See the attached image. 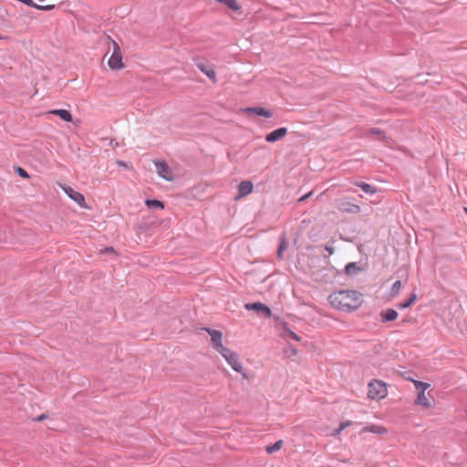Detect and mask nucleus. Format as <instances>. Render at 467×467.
Here are the masks:
<instances>
[{"label":"nucleus","mask_w":467,"mask_h":467,"mask_svg":"<svg viewBox=\"0 0 467 467\" xmlns=\"http://www.w3.org/2000/svg\"><path fill=\"white\" fill-rule=\"evenodd\" d=\"M368 397L371 400H379L388 394L387 384L382 380L372 379L368 385Z\"/></svg>","instance_id":"f257e3e1"},{"label":"nucleus","mask_w":467,"mask_h":467,"mask_svg":"<svg viewBox=\"0 0 467 467\" xmlns=\"http://www.w3.org/2000/svg\"><path fill=\"white\" fill-rule=\"evenodd\" d=\"M358 425L359 423L358 421L352 420V432L359 436H362L363 439H366L367 433L385 435L388 434L389 432V430L386 427L380 425L370 424L358 430Z\"/></svg>","instance_id":"f03ea898"},{"label":"nucleus","mask_w":467,"mask_h":467,"mask_svg":"<svg viewBox=\"0 0 467 467\" xmlns=\"http://www.w3.org/2000/svg\"><path fill=\"white\" fill-rule=\"evenodd\" d=\"M109 39L112 45V53H111L110 57H109L108 65H109V68L112 70H120V69L124 68V67H125V65L122 61V54H121L120 47L115 40L111 39L110 37H109Z\"/></svg>","instance_id":"7ed1b4c3"},{"label":"nucleus","mask_w":467,"mask_h":467,"mask_svg":"<svg viewBox=\"0 0 467 467\" xmlns=\"http://www.w3.org/2000/svg\"><path fill=\"white\" fill-rule=\"evenodd\" d=\"M327 300L333 307L350 312V294H329Z\"/></svg>","instance_id":"20e7f679"},{"label":"nucleus","mask_w":467,"mask_h":467,"mask_svg":"<svg viewBox=\"0 0 467 467\" xmlns=\"http://www.w3.org/2000/svg\"><path fill=\"white\" fill-rule=\"evenodd\" d=\"M244 308L248 311H254L258 316L264 317V318H271L272 317V310L271 308L265 303L262 302H253V303H246L244 305Z\"/></svg>","instance_id":"39448f33"},{"label":"nucleus","mask_w":467,"mask_h":467,"mask_svg":"<svg viewBox=\"0 0 467 467\" xmlns=\"http://www.w3.org/2000/svg\"><path fill=\"white\" fill-rule=\"evenodd\" d=\"M59 186L72 201L77 202L80 207L87 208L85 197L81 192H77L73 188L67 185L59 184Z\"/></svg>","instance_id":"423d86ee"},{"label":"nucleus","mask_w":467,"mask_h":467,"mask_svg":"<svg viewBox=\"0 0 467 467\" xmlns=\"http://www.w3.org/2000/svg\"><path fill=\"white\" fill-rule=\"evenodd\" d=\"M156 171L158 175L166 181H172L174 179L173 172L164 161H155Z\"/></svg>","instance_id":"0eeeda50"},{"label":"nucleus","mask_w":467,"mask_h":467,"mask_svg":"<svg viewBox=\"0 0 467 467\" xmlns=\"http://www.w3.org/2000/svg\"><path fill=\"white\" fill-rule=\"evenodd\" d=\"M226 361L234 371L242 374L244 379L248 378L247 374L244 371L242 363L239 361L237 353L234 352L229 358H226Z\"/></svg>","instance_id":"6e6552de"},{"label":"nucleus","mask_w":467,"mask_h":467,"mask_svg":"<svg viewBox=\"0 0 467 467\" xmlns=\"http://www.w3.org/2000/svg\"><path fill=\"white\" fill-rule=\"evenodd\" d=\"M242 111L247 115L254 114L257 116L266 118V119L273 117V112L271 110L266 109L262 107L245 108V109H243Z\"/></svg>","instance_id":"1a4fd4ad"},{"label":"nucleus","mask_w":467,"mask_h":467,"mask_svg":"<svg viewBox=\"0 0 467 467\" xmlns=\"http://www.w3.org/2000/svg\"><path fill=\"white\" fill-rule=\"evenodd\" d=\"M379 315L381 323L392 322L399 317L398 311L394 308L382 309Z\"/></svg>","instance_id":"9d476101"},{"label":"nucleus","mask_w":467,"mask_h":467,"mask_svg":"<svg viewBox=\"0 0 467 467\" xmlns=\"http://www.w3.org/2000/svg\"><path fill=\"white\" fill-rule=\"evenodd\" d=\"M202 330L206 331L211 336L212 346L213 348L223 344V333L220 330L213 329L210 327H202Z\"/></svg>","instance_id":"9b49d317"},{"label":"nucleus","mask_w":467,"mask_h":467,"mask_svg":"<svg viewBox=\"0 0 467 467\" xmlns=\"http://www.w3.org/2000/svg\"><path fill=\"white\" fill-rule=\"evenodd\" d=\"M286 134H287L286 128H285V127L279 128V129L271 131L270 133H268L265 136V140L267 142L273 143V142H275L277 140L284 139L286 136Z\"/></svg>","instance_id":"f8f14e48"},{"label":"nucleus","mask_w":467,"mask_h":467,"mask_svg":"<svg viewBox=\"0 0 467 467\" xmlns=\"http://www.w3.org/2000/svg\"><path fill=\"white\" fill-rule=\"evenodd\" d=\"M254 190V185L252 183V182L250 181H244V182H241L239 186H238V197L237 198H242V197H244L248 194H250Z\"/></svg>","instance_id":"ddd939ff"},{"label":"nucleus","mask_w":467,"mask_h":467,"mask_svg":"<svg viewBox=\"0 0 467 467\" xmlns=\"http://www.w3.org/2000/svg\"><path fill=\"white\" fill-rule=\"evenodd\" d=\"M368 136H375L378 140L385 142H389V137L386 132L379 128H372L366 131Z\"/></svg>","instance_id":"4468645a"},{"label":"nucleus","mask_w":467,"mask_h":467,"mask_svg":"<svg viewBox=\"0 0 467 467\" xmlns=\"http://www.w3.org/2000/svg\"><path fill=\"white\" fill-rule=\"evenodd\" d=\"M355 186L359 188L363 192L368 195H373L378 192V189L369 183L365 182H356Z\"/></svg>","instance_id":"2eb2a0df"},{"label":"nucleus","mask_w":467,"mask_h":467,"mask_svg":"<svg viewBox=\"0 0 467 467\" xmlns=\"http://www.w3.org/2000/svg\"><path fill=\"white\" fill-rule=\"evenodd\" d=\"M197 67L204 73L213 83H216V73L213 68L207 67L204 63H198Z\"/></svg>","instance_id":"dca6fc26"},{"label":"nucleus","mask_w":467,"mask_h":467,"mask_svg":"<svg viewBox=\"0 0 467 467\" xmlns=\"http://www.w3.org/2000/svg\"><path fill=\"white\" fill-rule=\"evenodd\" d=\"M48 113L58 116L61 119L67 122H71L73 119L71 113L67 109H52L48 111Z\"/></svg>","instance_id":"f3484780"},{"label":"nucleus","mask_w":467,"mask_h":467,"mask_svg":"<svg viewBox=\"0 0 467 467\" xmlns=\"http://www.w3.org/2000/svg\"><path fill=\"white\" fill-rule=\"evenodd\" d=\"M416 405L422 406L425 409H429L431 407V401L426 398L425 392L421 391L417 394V398L414 400Z\"/></svg>","instance_id":"a211bd4d"},{"label":"nucleus","mask_w":467,"mask_h":467,"mask_svg":"<svg viewBox=\"0 0 467 467\" xmlns=\"http://www.w3.org/2000/svg\"><path fill=\"white\" fill-rule=\"evenodd\" d=\"M417 300V294H410V296L403 302L398 303L396 306L399 309L410 307Z\"/></svg>","instance_id":"6ab92c4d"},{"label":"nucleus","mask_w":467,"mask_h":467,"mask_svg":"<svg viewBox=\"0 0 467 467\" xmlns=\"http://www.w3.org/2000/svg\"><path fill=\"white\" fill-rule=\"evenodd\" d=\"M284 444V441L282 440H278L275 442L269 444L266 446L265 451L267 453L272 454L277 451H279Z\"/></svg>","instance_id":"aec40b11"},{"label":"nucleus","mask_w":467,"mask_h":467,"mask_svg":"<svg viewBox=\"0 0 467 467\" xmlns=\"http://www.w3.org/2000/svg\"><path fill=\"white\" fill-rule=\"evenodd\" d=\"M145 204L150 209H164V203L158 200L147 199Z\"/></svg>","instance_id":"412c9836"},{"label":"nucleus","mask_w":467,"mask_h":467,"mask_svg":"<svg viewBox=\"0 0 467 467\" xmlns=\"http://www.w3.org/2000/svg\"><path fill=\"white\" fill-rule=\"evenodd\" d=\"M217 352H219L225 359L229 358L234 351L230 348L224 347L223 344L214 348Z\"/></svg>","instance_id":"4be33fe9"},{"label":"nucleus","mask_w":467,"mask_h":467,"mask_svg":"<svg viewBox=\"0 0 467 467\" xmlns=\"http://www.w3.org/2000/svg\"><path fill=\"white\" fill-rule=\"evenodd\" d=\"M413 382L418 393H420L421 391L425 392V390L431 386L429 383L420 380H413Z\"/></svg>","instance_id":"5701e85b"},{"label":"nucleus","mask_w":467,"mask_h":467,"mask_svg":"<svg viewBox=\"0 0 467 467\" xmlns=\"http://www.w3.org/2000/svg\"><path fill=\"white\" fill-rule=\"evenodd\" d=\"M350 426V421L347 420L344 422H341L339 427L333 431L332 435L337 436L345 428Z\"/></svg>","instance_id":"b1692460"},{"label":"nucleus","mask_w":467,"mask_h":467,"mask_svg":"<svg viewBox=\"0 0 467 467\" xmlns=\"http://www.w3.org/2000/svg\"><path fill=\"white\" fill-rule=\"evenodd\" d=\"M281 336L284 338H290V339H293V340H296V341H300L301 340V337L296 333L292 331L291 329L285 335H281Z\"/></svg>","instance_id":"393cba45"},{"label":"nucleus","mask_w":467,"mask_h":467,"mask_svg":"<svg viewBox=\"0 0 467 467\" xmlns=\"http://www.w3.org/2000/svg\"><path fill=\"white\" fill-rule=\"evenodd\" d=\"M276 327L283 330L282 335H285L290 330L289 324L285 320H282Z\"/></svg>","instance_id":"a878e982"},{"label":"nucleus","mask_w":467,"mask_h":467,"mask_svg":"<svg viewBox=\"0 0 467 467\" xmlns=\"http://www.w3.org/2000/svg\"><path fill=\"white\" fill-rule=\"evenodd\" d=\"M15 171H16V172L20 177H22V178H24V179H29V178H30V175L27 173V171H26L25 169L21 168V167H16V168L15 169Z\"/></svg>","instance_id":"bb28decb"},{"label":"nucleus","mask_w":467,"mask_h":467,"mask_svg":"<svg viewBox=\"0 0 467 467\" xmlns=\"http://www.w3.org/2000/svg\"><path fill=\"white\" fill-rule=\"evenodd\" d=\"M286 249V243L285 241L283 239L281 244H280V246L278 248V251H277V256L279 258H281L283 256V253L284 251Z\"/></svg>","instance_id":"cd10ccee"},{"label":"nucleus","mask_w":467,"mask_h":467,"mask_svg":"<svg viewBox=\"0 0 467 467\" xmlns=\"http://www.w3.org/2000/svg\"><path fill=\"white\" fill-rule=\"evenodd\" d=\"M285 353L290 358V357L296 356L297 354V349L295 347L290 346L289 350L285 351Z\"/></svg>","instance_id":"c85d7f7f"},{"label":"nucleus","mask_w":467,"mask_h":467,"mask_svg":"<svg viewBox=\"0 0 467 467\" xmlns=\"http://www.w3.org/2000/svg\"><path fill=\"white\" fill-rule=\"evenodd\" d=\"M47 418H48V415L47 413H42V414L38 415L37 417L34 418L33 420L40 422V421L47 420Z\"/></svg>","instance_id":"c756f323"},{"label":"nucleus","mask_w":467,"mask_h":467,"mask_svg":"<svg viewBox=\"0 0 467 467\" xmlns=\"http://www.w3.org/2000/svg\"><path fill=\"white\" fill-rule=\"evenodd\" d=\"M401 282L400 281H396L394 284H393V287L392 289L393 290H400L401 289Z\"/></svg>","instance_id":"7c9ffc66"},{"label":"nucleus","mask_w":467,"mask_h":467,"mask_svg":"<svg viewBox=\"0 0 467 467\" xmlns=\"http://www.w3.org/2000/svg\"><path fill=\"white\" fill-rule=\"evenodd\" d=\"M361 211L360 206L352 204V213H357Z\"/></svg>","instance_id":"2f4dec72"},{"label":"nucleus","mask_w":467,"mask_h":467,"mask_svg":"<svg viewBox=\"0 0 467 467\" xmlns=\"http://www.w3.org/2000/svg\"><path fill=\"white\" fill-rule=\"evenodd\" d=\"M271 317L275 320L276 325H278L283 320L280 317H278L276 315H273V314H272Z\"/></svg>","instance_id":"473e14b6"},{"label":"nucleus","mask_w":467,"mask_h":467,"mask_svg":"<svg viewBox=\"0 0 467 467\" xmlns=\"http://www.w3.org/2000/svg\"><path fill=\"white\" fill-rule=\"evenodd\" d=\"M311 194H312V192H308V193H306V194L303 195V196L299 199V202H304V201H306L307 198H309V196H310Z\"/></svg>","instance_id":"72a5a7b5"},{"label":"nucleus","mask_w":467,"mask_h":467,"mask_svg":"<svg viewBox=\"0 0 467 467\" xmlns=\"http://www.w3.org/2000/svg\"><path fill=\"white\" fill-rule=\"evenodd\" d=\"M104 252L106 253H114V249L112 247H107L104 249Z\"/></svg>","instance_id":"f704fd0d"},{"label":"nucleus","mask_w":467,"mask_h":467,"mask_svg":"<svg viewBox=\"0 0 467 467\" xmlns=\"http://www.w3.org/2000/svg\"><path fill=\"white\" fill-rule=\"evenodd\" d=\"M117 163L119 166L125 167V168L127 167V164L124 161H119Z\"/></svg>","instance_id":"c9c22d12"},{"label":"nucleus","mask_w":467,"mask_h":467,"mask_svg":"<svg viewBox=\"0 0 467 467\" xmlns=\"http://www.w3.org/2000/svg\"><path fill=\"white\" fill-rule=\"evenodd\" d=\"M345 269L348 273L350 271V263L346 265Z\"/></svg>","instance_id":"e433bc0d"},{"label":"nucleus","mask_w":467,"mask_h":467,"mask_svg":"<svg viewBox=\"0 0 467 467\" xmlns=\"http://www.w3.org/2000/svg\"><path fill=\"white\" fill-rule=\"evenodd\" d=\"M355 295H356V294H352V296H355ZM357 300H358V297H354V296H352V301H357Z\"/></svg>","instance_id":"4c0bfd02"},{"label":"nucleus","mask_w":467,"mask_h":467,"mask_svg":"<svg viewBox=\"0 0 467 467\" xmlns=\"http://www.w3.org/2000/svg\"><path fill=\"white\" fill-rule=\"evenodd\" d=\"M351 267H352V270H354L356 268L355 263H352Z\"/></svg>","instance_id":"58836bf2"},{"label":"nucleus","mask_w":467,"mask_h":467,"mask_svg":"<svg viewBox=\"0 0 467 467\" xmlns=\"http://www.w3.org/2000/svg\"><path fill=\"white\" fill-rule=\"evenodd\" d=\"M357 307H358L357 306H351L352 311H354Z\"/></svg>","instance_id":"ea45409f"},{"label":"nucleus","mask_w":467,"mask_h":467,"mask_svg":"<svg viewBox=\"0 0 467 467\" xmlns=\"http://www.w3.org/2000/svg\"><path fill=\"white\" fill-rule=\"evenodd\" d=\"M464 212L467 214V207L464 208Z\"/></svg>","instance_id":"a19ab883"},{"label":"nucleus","mask_w":467,"mask_h":467,"mask_svg":"<svg viewBox=\"0 0 467 467\" xmlns=\"http://www.w3.org/2000/svg\"><path fill=\"white\" fill-rule=\"evenodd\" d=\"M2 38H3V36H0V39H2Z\"/></svg>","instance_id":"79ce46f5"}]
</instances>
